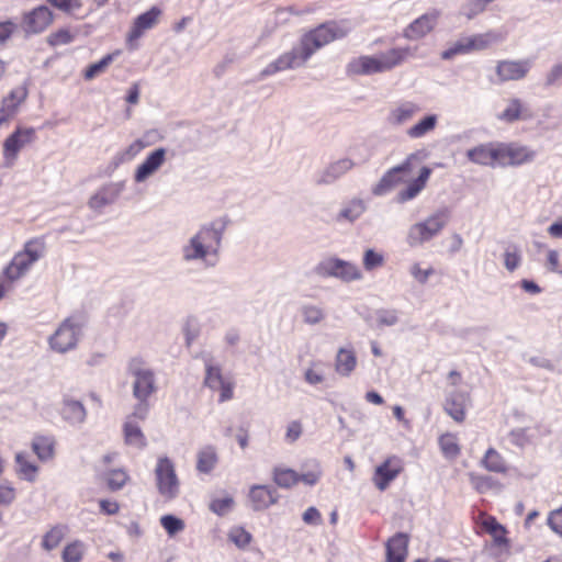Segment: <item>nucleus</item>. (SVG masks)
<instances>
[{
  "mask_svg": "<svg viewBox=\"0 0 562 562\" xmlns=\"http://www.w3.org/2000/svg\"><path fill=\"white\" fill-rule=\"evenodd\" d=\"M350 31L347 24L330 22L304 34L300 42L290 52L279 56L268 64L260 72L261 77L274 75L279 71L302 67L310 57L321 47L346 36Z\"/></svg>",
  "mask_w": 562,
  "mask_h": 562,
  "instance_id": "nucleus-1",
  "label": "nucleus"
},
{
  "mask_svg": "<svg viewBox=\"0 0 562 562\" xmlns=\"http://www.w3.org/2000/svg\"><path fill=\"white\" fill-rule=\"evenodd\" d=\"M226 218H216L203 224L180 247V259L187 265H198L205 269L214 268L218 260Z\"/></svg>",
  "mask_w": 562,
  "mask_h": 562,
  "instance_id": "nucleus-2",
  "label": "nucleus"
},
{
  "mask_svg": "<svg viewBox=\"0 0 562 562\" xmlns=\"http://www.w3.org/2000/svg\"><path fill=\"white\" fill-rule=\"evenodd\" d=\"M417 47H394L376 55H363L353 58L347 65V72L356 76H370L391 71L404 64L407 58L415 57Z\"/></svg>",
  "mask_w": 562,
  "mask_h": 562,
  "instance_id": "nucleus-3",
  "label": "nucleus"
},
{
  "mask_svg": "<svg viewBox=\"0 0 562 562\" xmlns=\"http://www.w3.org/2000/svg\"><path fill=\"white\" fill-rule=\"evenodd\" d=\"M126 374L135 398H149L158 391L156 371L144 357H131L126 362Z\"/></svg>",
  "mask_w": 562,
  "mask_h": 562,
  "instance_id": "nucleus-4",
  "label": "nucleus"
},
{
  "mask_svg": "<svg viewBox=\"0 0 562 562\" xmlns=\"http://www.w3.org/2000/svg\"><path fill=\"white\" fill-rule=\"evenodd\" d=\"M46 254L44 238H32L24 244L21 251L16 252L3 273L10 281H15L29 272L31 267L41 260Z\"/></svg>",
  "mask_w": 562,
  "mask_h": 562,
  "instance_id": "nucleus-5",
  "label": "nucleus"
},
{
  "mask_svg": "<svg viewBox=\"0 0 562 562\" xmlns=\"http://www.w3.org/2000/svg\"><path fill=\"white\" fill-rule=\"evenodd\" d=\"M46 254L44 238H32L24 244L21 251L16 252L3 273L10 281H15L29 272L31 267L41 260Z\"/></svg>",
  "mask_w": 562,
  "mask_h": 562,
  "instance_id": "nucleus-6",
  "label": "nucleus"
},
{
  "mask_svg": "<svg viewBox=\"0 0 562 562\" xmlns=\"http://www.w3.org/2000/svg\"><path fill=\"white\" fill-rule=\"evenodd\" d=\"M426 153L417 150L409 154L405 160L387 170L379 182L372 188L373 195L381 196L390 192L395 186L406 182L413 171L426 158Z\"/></svg>",
  "mask_w": 562,
  "mask_h": 562,
  "instance_id": "nucleus-7",
  "label": "nucleus"
},
{
  "mask_svg": "<svg viewBox=\"0 0 562 562\" xmlns=\"http://www.w3.org/2000/svg\"><path fill=\"white\" fill-rule=\"evenodd\" d=\"M83 324L80 318L70 316L64 319L48 337L49 348L57 353L74 350L82 336Z\"/></svg>",
  "mask_w": 562,
  "mask_h": 562,
  "instance_id": "nucleus-8",
  "label": "nucleus"
},
{
  "mask_svg": "<svg viewBox=\"0 0 562 562\" xmlns=\"http://www.w3.org/2000/svg\"><path fill=\"white\" fill-rule=\"evenodd\" d=\"M502 40V35L493 31L484 34H474L470 36L464 35L450 43L448 48L442 50L441 58L450 60L458 55H465L474 50L485 49L491 44L501 42Z\"/></svg>",
  "mask_w": 562,
  "mask_h": 562,
  "instance_id": "nucleus-9",
  "label": "nucleus"
},
{
  "mask_svg": "<svg viewBox=\"0 0 562 562\" xmlns=\"http://www.w3.org/2000/svg\"><path fill=\"white\" fill-rule=\"evenodd\" d=\"M155 481L159 495L166 501H172L180 493V481L173 462L168 457H159L155 468Z\"/></svg>",
  "mask_w": 562,
  "mask_h": 562,
  "instance_id": "nucleus-10",
  "label": "nucleus"
},
{
  "mask_svg": "<svg viewBox=\"0 0 562 562\" xmlns=\"http://www.w3.org/2000/svg\"><path fill=\"white\" fill-rule=\"evenodd\" d=\"M447 220L448 213L440 211L425 221L412 225L407 233L406 243L411 247H416L430 240L446 226Z\"/></svg>",
  "mask_w": 562,
  "mask_h": 562,
  "instance_id": "nucleus-11",
  "label": "nucleus"
},
{
  "mask_svg": "<svg viewBox=\"0 0 562 562\" xmlns=\"http://www.w3.org/2000/svg\"><path fill=\"white\" fill-rule=\"evenodd\" d=\"M35 140L36 130L34 127L18 126L3 142V166L11 168L15 164L19 153Z\"/></svg>",
  "mask_w": 562,
  "mask_h": 562,
  "instance_id": "nucleus-12",
  "label": "nucleus"
},
{
  "mask_svg": "<svg viewBox=\"0 0 562 562\" xmlns=\"http://www.w3.org/2000/svg\"><path fill=\"white\" fill-rule=\"evenodd\" d=\"M364 154L361 155L357 161L345 157L330 162L326 168L319 171L315 178V183L318 186H328L336 182L342 176L348 173L356 166L364 164L369 159L368 150L364 148Z\"/></svg>",
  "mask_w": 562,
  "mask_h": 562,
  "instance_id": "nucleus-13",
  "label": "nucleus"
},
{
  "mask_svg": "<svg viewBox=\"0 0 562 562\" xmlns=\"http://www.w3.org/2000/svg\"><path fill=\"white\" fill-rule=\"evenodd\" d=\"M124 189L125 181H110L102 184L90 195L87 202L88 207L93 212L101 213L106 206L116 202Z\"/></svg>",
  "mask_w": 562,
  "mask_h": 562,
  "instance_id": "nucleus-14",
  "label": "nucleus"
},
{
  "mask_svg": "<svg viewBox=\"0 0 562 562\" xmlns=\"http://www.w3.org/2000/svg\"><path fill=\"white\" fill-rule=\"evenodd\" d=\"M168 150L165 147H157L138 165L134 171L133 179L135 183H144L155 176L167 161Z\"/></svg>",
  "mask_w": 562,
  "mask_h": 562,
  "instance_id": "nucleus-15",
  "label": "nucleus"
},
{
  "mask_svg": "<svg viewBox=\"0 0 562 562\" xmlns=\"http://www.w3.org/2000/svg\"><path fill=\"white\" fill-rule=\"evenodd\" d=\"M499 166H519L531 162L537 154L528 146L517 144H499Z\"/></svg>",
  "mask_w": 562,
  "mask_h": 562,
  "instance_id": "nucleus-16",
  "label": "nucleus"
},
{
  "mask_svg": "<svg viewBox=\"0 0 562 562\" xmlns=\"http://www.w3.org/2000/svg\"><path fill=\"white\" fill-rule=\"evenodd\" d=\"M53 22V13L46 5H40L24 13L21 26L26 34H38Z\"/></svg>",
  "mask_w": 562,
  "mask_h": 562,
  "instance_id": "nucleus-17",
  "label": "nucleus"
},
{
  "mask_svg": "<svg viewBox=\"0 0 562 562\" xmlns=\"http://www.w3.org/2000/svg\"><path fill=\"white\" fill-rule=\"evenodd\" d=\"M440 11L434 9L414 20L403 32L406 40L415 41L429 34L437 25Z\"/></svg>",
  "mask_w": 562,
  "mask_h": 562,
  "instance_id": "nucleus-18",
  "label": "nucleus"
},
{
  "mask_svg": "<svg viewBox=\"0 0 562 562\" xmlns=\"http://www.w3.org/2000/svg\"><path fill=\"white\" fill-rule=\"evenodd\" d=\"M531 68L529 59L502 60L496 65V75L501 82L524 79Z\"/></svg>",
  "mask_w": 562,
  "mask_h": 562,
  "instance_id": "nucleus-19",
  "label": "nucleus"
},
{
  "mask_svg": "<svg viewBox=\"0 0 562 562\" xmlns=\"http://www.w3.org/2000/svg\"><path fill=\"white\" fill-rule=\"evenodd\" d=\"M27 94V88L25 86H19L1 100L0 126L18 113L20 105L26 100Z\"/></svg>",
  "mask_w": 562,
  "mask_h": 562,
  "instance_id": "nucleus-20",
  "label": "nucleus"
},
{
  "mask_svg": "<svg viewBox=\"0 0 562 562\" xmlns=\"http://www.w3.org/2000/svg\"><path fill=\"white\" fill-rule=\"evenodd\" d=\"M403 470V463L401 459L391 457L386 459L382 464L376 467L373 482L380 491H384L390 482H392Z\"/></svg>",
  "mask_w": 562,
  "mask_h": 562,
  "instance_id": "nucleus-21",
  "label": "nucleus"
},
{
  "mask_svg": "<svg viewBox=\"0 0 562 562\" xmlns=\"http://www.w3.org/2000/svg\"><path fill=\"white\" fill-rule=\"evenodd\" d=\"M470 161L482 166H499V144H483L467 151Z\"/></svg>",
  "mask_w": 562,
  "mask_h": 562,
  "instance_id": "nucleus-22",
  "label": "nucleus"
},
{
  "mask_svg": "<svg viewBox=\"0 0 562 562\" xmlns=\"http://www.w3.org/2000/svg\"><path fill=\"white\" fill-rule=\"evenodd\" d=\"M161 10L158 7H151L148 11L139 14L128 33V41L138 40L146 31L153 29L159 21Z\"/></svg>",
  "mask_w": 562,
  "mask_h": 562,
  "instance_id": "nucleus-23",
  "label": "nucleus"
},
{
  "mask_svg": "<svg viewBox=\"0 0 562 562\" xmlns=\"http://www.w3.org/2000/svg\"><path fill=\"white\" fill-rule=\"evenodd\" d=\"M249 499L254 510H263L279 499L277 490L267 485H254L249 491Z\"/></svg>",
  "mask_w": 562,
  "mask_h": 562,
  "instance_id": "nucleus-24",
  "label": "nucleus"
},
{
  "mask_svg": "<svg viewBox=\"0 0 562 562\" xmlns=\"http://www.w3.org/2000/svg\"><path fill=\"white\" fill-rule=\"evenodd\" d=\"M468 402V393L459 391L450 392L445 401V412L457 423H462L465 418V407Z\"/></svg>",
  "mask_w": 562,
  "mask_h": 562,
  "instance_id": "nucleus-25",
  "label": "nucleus"
},
{
  "mask_svg": "<svg viewBox=\"0 0 562 562\" xmlns=\"http://www.w3.org/2000/svg\"><path fill=\"white\" fill-rule=\"evenodd\" d=\"M431 175L429 167L423 166L419 170L418 177L412 180L406 188L396 194L398 203H405L415 199L426 187V183Z\"/></svg>",
  "mask_w": 562,
  "mask_h": 562,
  "instance_id": "nucleus-26",
  "label": "nucleus"
},
{
  "mask_svg": "<svg viewBox=\"0 0 562 562\" xmlns=\"http://www.w3.org/2000/svg\"><path fill=\"white\" fill-rule=\"evenodd\" d=\"M60 415L69 425L79 426L85 423L87 411L81 402L71 397H65L63 400Z\"/></svg>",
  "mask_w": 562,
  "mask_h": 562,
  "instance_id": "nucleus-27",
  "label": "nucleus"
},
{
  "mask_svg": "<svg viewBox=\"0 0 562 562\" xmlns=\"http://www.w3.org/2000/svg\"><path fill=\"white\" fill-rule=\"evenodd\" d=\"M335 371L338 375L347 378L357 367V356L351 347H340L335 357Z\"/></svg>",
  "mask_w": 562,
  "mask_h": 562,
  "instance_id": "nucleus-28",
  "label": "nucleus"
},
{
  "mask_svg": "<svg viewBox=\"0 0 562 562\" xmlns=\"http://www.w3.org/2000/svg\"><path fill=\"white\" fill-rule=\"evenodd\" d=\"M497 117L506 123H514L519 120H529L532 117V114L520 99L512 98Z\"/></svg>",
  "mask_w": 562,
  "mask_h": 562,
  "instance_id": "nucleus-29",
  "label": "nucleus"
},
{
  "mask_svg": "<svg viewBox=\"0 0 562 562\" xmlns=\"http://www.w3.org/2000/svg\"><path fill=\"white\" fill-rule=\"evenodd\" d=\"M408 537L405 533H396L386 542L387 562H405L407 555Z\"/></svg>",
  "mask_w": 562,
  "mask_h": 562,
  "instance_id": "nucleus-30",
  "label": "nucleus"
},
{
  "mask_svg": "<svg viewBox=\"0 0 562 562\" xmlns=\"http://www.w3.org/2000/svg\"><path fill=\"white\" fill-rule=\"evenodd\" d=\"M420 112V106L412 101H404L394 106L387 117L392 125H403L411 121L417 113Z\"/></svg>",
  "mask_w": 562,
  "mask_h": 562,
  "instance_id": "nucleus-31",
  "label": "nucleus"
},
{
  "mask_svg": "<svg viewBox=\"0 0 562 562\" xmlns=\"http://www.w3.org/2000/svg\"><path fill=\"white\" fill-rule=\"evenodd\" d=\"M202 359L205 366V379L204 384L211 390H217L218 385H223L226 381L223 378L222 369L218 364L214 362V359L211 355L204 353L202 355Z\"/></svg>",
  "mask_w": 562,
  "mask_h": 562,
  "instance_id": "nucleus-32",
  "label": "nucleus"
},
{
  "mask_svg": "<svg viewBox=\"0 0 562 562\" xmlns=\"http://www.w3.org/2000/svg\"><path fill=\"white\" fill-rule=\"evenodd\" d=\"M303 379L311 386L324 384L327 380V364L322 360L311 361L303 372Z\"/></svg>",
  "mask_w": 562,
  "mask_h": 562,
  "instance_id": "nucleus-33",
  "label": "nucleus"
},
{
  "mask_svg": "<svg viewBox=\"0 0 562 562\" xmlns=\"http://www.w3.org/2000/svg\"><path fill=\"white\" fill-rule=\"evenodd\" d=\"M323 475L321 462L316 459H308L303 462L301 473H299L300 482L305 485L314 486L317 484Z\"/></svg>",
  "mask_w": 562,
  "mask_h": 562,
  "instance_id": "nucleus-34",
  "label": "nucleus"
},
{
  "mask_svg": "<svg viewBox=\"0 0 562 562\" xmlns=\"http://www.w3.org/2000/svg\"><path fill=\"white\" fill-rule=\"evenodd\" d=\"M480 465L488 472L506 473L508 470L506 460L494 448H488L480 461Z\"/></svg>",
  "mask_w": 562,
  "mask_h": 562,
  "instance_id": "nucleus-35",
  "label": "nucleus"
},
{
  "mask_svg": "<svg viewBox=\"0 0 562 562\" xmlns=\"http://www.w3.org/2000/svg\"><path fill=\"white\" fill-rule=\"evenodd\" d=\"M438 125V115L437 114H428L420 119L417 123L412 125L406 131V135L409 138L418 139L424 137L425 135L431 133Z\"/></svg>",
  "mask_w": 562,
  "mask_h": 562,
  "instance_id": "nucleus-36",
  "label": "nucleus"
},
{
  "mask_svg": "<svg viewBox=\"0 0 562 562\" xmlns=\"http://www.w3.org/2000/svg\"><path fill=\"white\" fill-rule=\"evenodd\" d=\"M366 210V202L360 198H353L341 207L337 215V220L352 223L357 221Z\"/></svg>",
  "mask_w": 562,
  "mask_h": 562,
  "instance_id": "nucleus-37",
  "label": "nucleus"
},
{
  "mask_svg": "<svg viewBox=\"0 0 562 562\" xmlns=\"http://www.w3.org/2000/svg\"><path fill=\"white\" fill-rule=\"evenodd\" d=\"M55 440L49 436H35L32 449L41 461H48L54 457Z\"/></svg>",
  "mask_w": 562,
  "mask_h": 562,
  "instance_id": "nucleus-38",
  "label": "nucleus"
},
{
  "mask_svg": "<svg viewBox=\"0 0 562 562\" xmlns=\"http://www.w3.org/2000/svg\"><path fill=\"white\" fill-rule=\"evenodd\" d=\"M16 473L25 481L34 482L38 468L29 460L25 452L15 454Z\"/></svg>",
  "mask_w": 562,
  "mask_h": 562,
  "instance_id": "nucleus-39",
  "label": "nucleus"
},
{
  "mask_svg": "<svg viewBox=\"0 0 562 562\" xmlns=\"http://www.w3.org/2000/svg\"><path fill=\"white\" fill-rule=\"evenodd\" d=\"M217 460L215 448L206 446L198 452L196 469L201 473H210L215 468Z\"/></svg>",
  "mask_w": 562,
  "mask_h": 562,
  "instance_id": "nucleus-40",
  "label": "nucleus"
},
{
  "mask_svg": "<svg viewBox=\"0 0 562 562\" xmlns=\"http://www.w3.org/2000/svg\"><path fill=\"white\" fill-rule=\"evenodd\" d=\"M469 479L472 487L480 494H484L491 490H502V484L492 476L469 473Z\"/></svg>",
  "mask_w": 562,
  "mask_h": 562,
  "instance_id": "nucleus-41",
  "label": "nucleus"
},
{
  "mask_svg": "<svg viewBox=\"0 0 562 562\" xmlns=\"http://www.w3.org/2000/svg\"><path fill=\"white\" fill-rule=\"evenodd\" d=\"M68 531L67 526L65 525H56L52 527L42 539V548L45 551H52L56 549L59 543L65 538L66 533Z\"/></svg>",
  "mask_w": 562,
  "mask_h": 562,
  "instance_id": "nucleus-42",
  "label": "nucleus"
},
{
  "mask_svg": "<svg viewBox=\"0 0 562 562\" xmlns=\"http://www.w3.org/2000/svg\"><path fill=\"white\" fill-rule=\"evenodd\" d=\"M124 434L126 443L135 446L137 448L145 447L146 440L140 430V427L138 426L137 423L131 419V417H127V420L125 422Z\"/></svg>",
  "mask_w": 562,
  "mask_h": 562,
  "instance_id": "nucleus-43",
  "label": "nucleus"
},
{
  "mask_svg": "<svg viewBox=\"0 0 562 562\" xmlns=\"http://www.w3.org/2000/svg\"><path fill=\"white\" fill-rule=\"evenodd\" d=\"M273 481L282 488H290L300 482V479L296 471L289 468L278 467L273 470Z\"/></svg>",
  "mask_w": 562,
  "mask_h": 562,
  "instance_id": "nucleus-44",
  "label": "nucleus"
},
{
  "mask_svg": "<svg viewBox=\"0 0 562 562\" xmlns=\"http://www.w3.org/2000/svg\"><path fill=\"white\" fill-rule=\"evenodd\" d=\"M362 277V272L356 263L340 259L336 279L349 283L361 280Z\"/></svg>",
  "mask_w": 562,
  "mask_h": 562,
  "instance_id": "nucleus-45",
  "label": "nucleus"
},
{
  "mask_svg": "<svg viewBox=\"0 0 562 562\" xmlns=\"http://www.w3.org/2000/svg\"><path fill=\"white\" fill-rule=\"evenodd\" d=\"M340 265V258L328 257L321 260L315 267L314 272L319 278H336Z\"/></svg>",
  "mask_w": 562,
  "mask_h": 562,
  "instance_id": "nucleus-46",
  "label": "nucleus"
},
{
  "mask_svg": "<svg viewBox=\"0 0 562 562\" xmlns=\"http://www.w3.org/2000/svg\"><path fill=\"white\" fill-rule=\"evenodd\" d=\"M303 322L308 325H317L324 321L325 311L315 304H304L300 308Z\"/></svg>",
  "mask_w": 562,
  "mask_h": 562,
  "instance_id": "nucleus-47",
  "label": "nucleus"
},
{
  "mask_svg": "<svg viewBox=\"0 0 562 562\" xmlns=\"http://www.w3.org/2000/svg\"><path fill=\"white\" fill-rule=\"evenodd\" d=\"M85 551V543L80 540H75L64 548L61 553L63 562H80Z\"/></svg>",
  "mask_w": 562,
  "mask_h": 562,
  "instance_id": "nucleus-48",
  "label": "nucleus"
},
{
  "mask_svg": "<svg viewBox=\"0 0 562 562\" xmlns=\"http://www.w3.org/2000/svg\"><path fill=\"white\" fill-rule=\"evenodd\" d=\"M439 446L446 458L453 459L459 456L458 438L453 434H445L439 438Z\"/></svg>",
  "mask_w": 562,
  "mask_h": 562,
  "instance_id": "nucleus-49",
  "label": "nucleus"
},
{
  "mask_svg": "<svg viewBox=\"0 0 562 562\" xmlns=\"http://www.w3.org/2000/svg\"><path fill=\"white\" fill-rule=\"evenodd\" d=\"M128 479V474L123 469H114L108 473L106 484L111 491H119L126 484Z\"/></svg>",
  "mask_w": 562,
  "mask_h": 562,
  "instance_id": "nucleus-50",
  "label": "nucleus"
},
{
  "mask_svg": "<svg viewBox=\"0 0 562 562\" xmlns=\"http://www.w3.org/2000/svg\"><path fill=\"white\" fill-rule=\"evenodd\" d=\"M384 256L382 252H378L374 249H367L363 254L362 265L367 271H372L384 265Z\"/></svg>",
  "mask_w": 562,
  "mask_h": 562,
  "instance_id": "nucleus-51",
  "label": "nucleus"
},
{
  "mask_svg": "<svg viewBox=\"0 0 562 562\" xmlns=\"http://www.w3.org/2000/svg\"><path fill=\"white\" fill-rule=\"evenodd\" d=\"M484 527H485L486 531H488L492 535V537L494 538V541L497 544H503L506 542V538H505L506 530L501 524L497 522V520L495 518L488 517L484 521Z\"/></svg>",
  "mask_w": 562,
  "mask_h": 562,
  "instance_id": "nucleus-52",
  "label": "nucleus"
},
{
  "mask_svg": "<svg viewBox=\"0 0 562 562\" xmlns=\"http://www.w3.org/2000/svg\"><path fill=\"white\" fill-rule=\"evenodd\" d=\"M160 524L170 537L183 531L184 529L183 520L173 515L162 516L160 518Z\"/></svg>",
  "mask_w": 562,
  "mask_h": 562,
  "instance_id": "nucleus-53",
  "label": "nucleus"
},
{
  "mask_svg": "<svg viewBox=\"0 0 562 562\" xmlns=\"http://www.w3.org/2000/svg\"><path fill=\"white\" fill-rule=\"evenodd\" d=\"M112 55H106L98 63L91 64L85 71V79L91 80L100 74H102L106 69V67L112 63Z\"/></svg>",
  "mask_w": 562,
  "mask_h": 562,
  "instance_id": "nucleus-54",
  "label": "nucleus"
},
{
  "mask_svg": "<svg viewBox=\"0 0 562 562\" xmlns=\"http://www.w3.org/2000/svg\"><path fill=\"white\" fill-rule=\"evenodd\" d=\"M228 538L238 548H246L251 541V535L241 527L231 529Z\"/></svg>",
  "mask_w": 562,
  "mask_h": 562,
  "instance_id": "nucleus-55",
  "label": "nucleus"
},
{
  "mask_svg": "<svg viewBox=\"0 0 562 562\" xmlns=\"http://www.w3.org/2000/svg\"><path fill=\"white\" fill-rule=\"evenodd\" d=\"M75 38V35L67 29L58 30L55 33H52L47 42L50 46H60V45H67L71 43Z\"/></svg>",
  "mask_w": 562,
  "mask_h": 562,
  "instance_id": "nucleus-56",
  "label": "nucleus"
},
{
  "mask_svg": "<svg viewBox=\"0 0 562 562\" xmlns=\"http://www.w3.org/2000/svg\"><path fill=\"white\" fill-rule=\"evenodd\" d=\"M186 345L190 347L200 334L199 324L195 318H188L183 325Z\"/></svg>",
  "mask_w": 562,
  "mask_h": 562,
  "instance_id": "nucleus-57",
  "label": "nucleus"
},
{
  "mask_svg": "<svg viewBox=\"0 0 562 562\" xmlns=\"http://www.w3.org/2000/svg\"><path fill=\"white\" fill-rule=\"evenodd\" d=\"M148 145L142 140V139H136L134 140L132 144L128 145V147L122 151L120 155H119V159L121 161H127V160H131L133 159L135 156H137L144 148H146Z\"/></svg>",
  "mask_w": 562,
  "mask_h": 562,
  "instance_id": "nucleus-58",
  "label": "nucleus"
},
{
  "mask_svg": "<svg viewBox=\"0 0 562 562\" xmlns=\"http://www.w3.org/2000/svg\"><path fill=\"white\" fill-rule=\"evenodd\" d=\"M411 276L420 284H425L429 277L434 274V269L428 267L423 269L420 263L415 262L409 268Z\"/></svg>",
  "mask_w": 562,
  "mask_h": 562,
  "instance_id": "nucleus-59",
  "label": "nucleus"
},
{
  "mask_svg": "<svg viewBox=\"0 0 562 562\" xmlns=\"http://www.w3.org/2000/svg\"><path fill=\"white\" fill-rule=\"evenodd\" d=\"M520 262H521V255L518 249H516V248L514 250L507 249L504 252V266L509 272L515 271L520 266Z\"/></svg>",
  "mask_w": 562,
  "mask_h": 562,
  "instance_id": "nucleus-60",
  "label": "nucleus"
},
{
  "mask_svg": "<svg viewBox=\"0 0 562 562\" xmlns=\"http://www.w3.org/2000/svg\"><path fill=\"white\" fill-rule=\"evenodd\" d=\"M234 501L232 497L213 499L210 504V509L217 515H225L233 506Z\"/></svg>",
  "mask_w": 562,
  "mask_h": 562,
  "instance_id": "nucleus-61",
  "label": "nucleus"
},
{
  "mask_svg": "<svg viewBox=\"0 0 562 562\" xmlns=\"http://www.w3.org/2000/svg\"><path fill=\"white\" fill-rule=\"evenodd\" d=\"M562 79V63L555 64L551 67V69L546 75L544 86L553 87L559 83Z\"/></svg>",
  "mask_w": 562,
  "mask_h": 562,
  "instance_id": "nucleus-62",
  "label": "nucleus"
},
{
  "mask_svg": "<svg viewBox=\"0 0 562 562\" xmlns=\"http://www.w3.org/2000/svg\"><path fill=\"white\" fill-rule=\"evenodd\" d=\"M397 321L398 317L395 311L382 310L378 312L376 322L380 326H393Z\"/></svg>",
  "mask_w": 562,
  "mask_h": 562,
  "instance_id": "nucleus-63",
  "label": "nucleus"
},
{
  "mask_svg": "<svg viewBox=\"0 0 562 562\" xmlns=\"http://www.w3.org/2000/svg\"><path fill=\"white\" fill-rule=\"evenodd\" d=\"M548 525L555 533L562 536V508L550 513L548 517Z\"/></svg>",
  "mask_w": 562,
  "mask_h": 562,
  "instance_id": "nucleus-64",
  "label": "nucleus"
}]
</instances>
